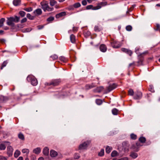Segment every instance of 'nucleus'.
Listing matches in <instances>:
<instances>
[{
	"label": "nucleus",
	"mask_w": 160,
	"mask_h": 160,
	"mask_svg": "<svg viewBox=\"0 0 160 160\" xmlns=\"http://www.w3.org/2000/svg\"><path fill=\"white\" fill-rule=\"evenodd\" d=\"M41 8L44 12H50L52 11L53 9V8L50 7L48 3L46 1H44L40 2Z\"/></svg>",
	"instance_id": "nucleus-1"
},
{
	"label": "nucleus",
	"mask_w": 160,
	"mask_h": 160,
	"mask_svg": "<svg viewBox=\"0 0 160 160\" xmlns=\"http://www.w3.org/2000/svg\"><path fill=\"white\" fill-rule=\"evenodd\" d=\"M27 79L28 82H30L33 86H36L38 84V82L37 79L33 75L28 76Z\"/></svg>",
	"instance_id": "nucleus-2"
},
{
	"label": "nucleus",
	"mask_w": 160,
	"mask_h": 160,
	"mask_svg": "<svg viewBox=\"0 0 160 160\" xmlns=\"http://www.w3.org/2000/svg\"><path fill=\"white\" fill-rule=\"evenodd\" d=\"M61 81L60 79H54L51 81L49 82H46L45 85L46 86H55L58 85L60 83Z\"/></svg>",
	"instance_id": "nucleus-3"
},
{
	"label": "nucleus",
	"mask_w": 160,
	"mask_h": 160,
	"mask_svg": "<svg viewBox=\"0 0 160 160\" xmlns=\"http://www.w3.org/2000/svg\"><path fill=\"white\" fill-rule=\"evenodd\" d=\"M148 52H145L143 53H141L139 56V60L137 62L139 65H142V64L143 59V56L148 54Z\"/></svg>",
	"instance_id": "nucleus-4"
},
{
	"label": "nucleus",
	"mask_w": 160,
	"mask_h": 160,
	"mask_svg": "<svg viewBox=\"0 0 160 160\" xmlns=\"http://www.w3.org/2000/svg\"><path fill=\"white\" fill-rule=\"evenodd\" d=\"M122 149H123L125 152H128L129 150V144L127 142H123L122 144Z\"/></svg>",
	"instance_id": "nucleus-5"
},
{
	"label": "nucleus",
	"mask_w": 160,
	"mask_h": 160,
	"mask_svg": "<svg viewBox=\"0 0 160 160\" xmlns=\"http://www.w3.org/2000/svg\"><path fill=\"white\" fill-rule=\"evenodd\" d=\"M90 143V142L87 141L80 144L79 147V149L80 150L84 149L87 148L88 145Z\"/></svg>",
	"instance_id": "nucleus-6"
},
{
	"label": "nucleus",
	"mask_w": 160,
	"mask_h": 160,
	"mask_svg": "<svg viewBox=\"0 0 160 160\" xmlns=\"http://www.w3.org/2000/svg\"><path fill=\"white\" fill-rule=\"evenodd\" d=\"M111 43L114 48H118L121 46V45L120 44L119 42L114 40H111Z\"/></svg>",
	"instance_id": "nucleus-7"
},
{
	"label": "nucleus",
	"mask_w": 160,
	"mask_h": 160,
	"mask_svg": "<svg viewBox=\"0 0 160 160\" xmlns=\"http://www.w3.org/2000/svg\"><path fill=\"white\" fill-rule=\"evenodd\" d=\"M20 18L15 16L14 17H11V27L14 26V24L11 22L14 21L15 22H18L19 21Z\"/></svg>",
	"instance_id": "nucleus-8"
},
{
	"label": "nucleus",
	"mask_w": 160,
	"mask_h": 160,
	"mask_svg": "<svg viewBox=\"0 0 160 160\" xmlns=\"http://www.w3.org/2000/svg\"><path fill=\"white\" fill-rule=\"evenodd\" d=\"M107 4V3L106 2H101L98 4L96 7H94L93 9L97 10L100 9L102 7H103L106 5Z\"/></svg>",
	"instance_id": "nucleus-9"
},
{
	"label": "nucleus",
	"mask_w": 160,
	"mask_h": 160,
	"mask_svg": "<svg viewBox=\"0 0 160 160\" xmlns=\"http://www.w3.org/2000/svg\"><path fill=\"white\" fill-rule=\"evenodd\" d=\"M142 94L141 92L137 91L135 94L133 98L135 99H139L141 98Z\"/></svg>",
	"instance_id": "nucleus-10"
},
{
	"label": "nucleus",
	"mask_w": 160,
	"mask_h": 160,
	"mask_svg": "<svg viewBox=\"0 0 160 160\" xmlns=\"http://www.w3.org/2000/svg\"><path fill=\"white\" fill-rule=\"evenodd\" d=\"M33 13L35 16H38L42 14V11L41 9L38 8L34 10Z\"/></svg>",
	"instance_id": "nucleus-11"
},
{
	"label": "nucleus",
	"mask_w": 160,
	"mask_h": 160,
	"mask_svg": "<svg viewBox=\"0 0 160 160\" xmlns=\"http://www.w3.org/2000/svg\"><path fill=\"white\" fill-rule=\"evenodd\" d=\"M121 50L123 52H124L128 54L130 56H131L132 54V52L131 50L124 48H122Z\"/></svg>",
	"instance_id": "nucleus-12"
},
{
	"label": "nucleus",
	"mask_w": 160,
	"mask_h": 160,
	"mask_svg": "<svg viewBox=\"0 0 160 160\" xmlns=\"http://www.w3.org/2000/svg\"><path fill=\"white\" fill-rule=\"evenodd\" d=\"M117 87V85L115 84H113L111 85H109L107 88L108 92H109L115 88Z\"/></svg>",
	"instance_id": "nucleus-13"
},
{
	"label": "nucleus",
	"mask_w": 160,
	"mask_h": 160,
	"mask_svg": "<svg viewBox=\"0 0 160 160\" xmlns=\"http://www.w3.org/2000/svg\"><path fill=\"white\" fill-rule=\"evenodd\" d=\"M100 51L103 52H105L107 49L106 46L104 44L101 45L99 47Z\"/></svg>",
	"instance_id": "nucleus-14"
},
{
	"label": "nucleus",
	"mask_w": 160,
	"mask_h": 160,
	"mask_svg": "<svg viewBox=\"0 0 160 160\" xmlns=\"http://www.w3.org/2000/svg\"><path fill=\"white\" fill-rule=\"evenodd\" d=\"M129 156L132 158L135 159L138 157V155L137 153L132 152H131Z\"/></svg>",
	"instance_id": "nucleus-15"
},
{
	"label": "nucleus",
	"mask_w": 160,
	"mask_h": 160,
	"mask_svg": "<svg viewBox=\"0 0 160 160\" xmlns=\"http://www.w3.org/2000/svg\"><path fill=\"white\" fill-rule=\"evenodd\" d=\"M66 14V12H63L59 13L57 14L56 15V18H58L62 16H65Z\"/></svg>",
	"instance_id": "nucleus-16"
},
{
	"label": "nucleus",
	"mask_w": 160,
	"mask_h": 160,
	"mask_svg": "<svg viewBox=\"0 0 160 160\" xmlns=\"http://www.w3.org/2000/svg\"><path fill=\"white\" fill-rule=\"evenodd\" d=\"M95 86V84L92 83L91 84H87L85 86V88L87 89H89L94 87Z\"/></svg>",
	"instance_id": "nucleus-17"
},
{
	"label": "nucleus",
	"mask_w": 160,
	"mask_h": 160,
	"mask_svg": "<svg viewBox=\"0 0 160 160\" xmlns=\"http://www.w3.org/2000/svg\"><path fill=\"white\" fill-rule=\"evenodd\" d=\"M59 59L61 62L64 63L66 62L68 60L67 58L63 56H61L59 57Z\"/></svg>",
	"instance_id": "nucleus-18"
},
{
	"label": "nucleus",
	"mask_w": 160,
	"mask_h": 160,
	"mask_svg": "<svg viewBox=\"0 0 160 160\" xmlns=\"http://www.w3.org/2000/svg\"><path fill=\"white\" fill-rule=\"evenodd\" d=\"M41 149L40 148H37L33 150V152L36 154H39L41 152Z\"/></svg>",
	"instance_id": "nucleus-19"
},
{
	"label": "nucleus",
	"mask_w": 160,
	"mask_h": 160,
	"mask_svg": "<svg viewBox=\"0 0 160 160\" xmlns=\"http://www.w3.org/2000/svg\"><path fill=\"white\" fill-rule=\"evenodd\" d=\"M43 153L45 155H48L49 153L48 148L47 147L44 148L43 149Z\"/></svg>",
	"instance_id": "nucleus-20"
},
{
	"label": "nucleus",
	"mask_w": 160,
	"mask_h": 160,
	"mask_svg": "<svg viewBox=\"0 0 160 160\" xmlns=\"http://www.w3.org/2000/svg\"><path fill=\"white\" fill-rule=\"evenodd\" d=\"M131 148L134 151L136 152H138L139 149V148H138V147H137L136 144L132 145Z\"/></svg>",
	"instance_id": "nucleus-21"
},
{
	"label": "nucleus",
	"mask_w": 160,
	"mask_h": 160,
	"mask_svg": "<svg viewBox=\"0 0 160 160\" xmlns=\"http://www.w3.org/2000/svg\"><path fill=\"white\" fill-rule=\"evenodd\" d=\"M21 0H14L13 3L14 6H17L20 4Z\"/></svg>",
	"instance_id": "nucleus-22"
},
{
	"label": "nucleus",
	"mask_w": 160,
	"mask_h": 160,
	"mask_svg": "<svg viewBox=\"0 0 160 160\" xmlns=\"http://www.w3.org/2000/svg\"><path fill=\"white\" fill-rule=\"evenodd\" d=\"M50 155L52 157H56L57 155V153L53 150H51L50 152Z\"/></svg>",
	"instance_id": "nucleus-23"
},
{
	"label": "nucleus",
	"mask_w": 160,
	"mask_h": 160,
	"mask_svg": "<svg viewBox=\"0 0 160 160\" xmlns=\"http://www.w3.org/2000/svg\"><path fill=\"white\" fill-rule=\"evenodd\" d=\"M118 155V152L115 150L113 151L111 153V156L112 157H115Z\"/></svg>",
	"instance_id": "nucleus-24"
},
{
	"label": "nucleus",
	"mask_w": 160,
	"mask_h": 160,
	"mask_svg": "<svg viewBox=\"0 0 160 160\" xmlns=\"http://www.w3.org/2000/svg\"><path fill=\"white\" fill-rule=\"evenodd\" d=\"M70 39L71 42L72 43H74L75 42V36L73 35L72 34L70 36Z\"/></svg>",
	"instance_id": "nucleus-25"
},
{
	"label": "nucleus",
	"mask_w": 160,
	"mask_h": 160,
	"mask_svg": "<svg viewBox=\"0 0 160 160\" xmlns=\"http://www.w3.org/2000/svg\"><path fill=\"white\" fill-rule=\"evenodd\" d=\"M18 138L22 140H24L25 138L23 134L21 132H20L18 134Z\"/></svg>",
	"instance_id": "nucleus-26"
},
{
	"label": "nucleus",
	"mask_w": 160,
	"mask_h": 160,
	"mask_svg": "<svg viewBox=\"0 0 160 160\" xmlns=\"http://www.w3.org/2000/svg\"><path fill=\"white\" fill-rule=\"evenodd\" d=\"M112 149V147L107 146L106 148V153H109Z\"/></svg>",
	"instance_id": "nucleus-27"
},
{
	"label": "nucleus",
	"mask_w": 160,
	"mask_h": 160,
	"mask_svg": "<svg viewBox=\"0 0 160 160\" xmlns=\"http://www.w3.org/2000/svg\"><path fill=\"white\" fill-rule=\"evenodd\" d=\"M139 141L143 143L146 141V138L143 137H141L139 138Z\"/></svg>",
	"instance_id": "nucleus-28"
},
{
	"label": "nucleus",
	"mask_w": 160,
	"mask_h": 160,
	"mask_svg": "<svg viewBox=\"0 0 160 160\" xmlns=\"http://www.w3.org/2000/svg\"><path fill=\"white\" fill-rule=\"evenodd\" d=\"M118 110L115 108L113 109L112 110V113L114 115H117L118 113Z\"/></svg>",
	"instance_id": "nucleus-29"
},
{
	"label": "nucleus",
	"mask_w": 160,
	"mask_h": 160,
	"mask_svg": "<svg viewBox=\"0 0 160 160\" xmlns=\"http://www.w3.org/2000/svg\"><path fill=\"white\" fill-rule=\"evenodd\" d=\"M102 30V28L99 26H96L94 27V30L96 32H99Z\"/></svg>",
	"instance_id": "nucleus-30"
},
{
	"label": "nucleus",
	"mask_w": 160,
	"mask_h": 160,
	"mask_svg": "<svg viewBox=\"0 0 160 160\" xmlns=\"http://www.w3.org/2000/svg\"><path fill=\"white\" fill-rule=\"evenodd\" d=\"M57 3V2L55 0H50V4L52 6H54Z\"/></svg>",
	"instance_id": "nucleus-31"
},
{
	"label": "nucleus",
	"mask_w": 160,
	"mask_h": 160,
	"mask_svg": "<svg viewBox=\"0 0 160 160\" xmlns=\"http://www.w3.org/2000/svg\"><path fill=\"white\" fill-rule=\"evenodd\" d=\"M20 152L18 150H17L14 153V156L15 158H17L20 154Z\"/></svg>",
	"instance_id": "nucleus-32"
},
{
	"label": "nucleus",
	"mask_w": 160,
	"mask_h": 160,
	"mask_svg": "<svg viewBox=\"0 0 160 160\" xmlns=\"http://www.w3.org/2000/svg\"><path fill=\"white\" fill-rule=\"evenodd\" d=\"M103 89V87L101 86L99 87H97L96 89V91L100 92H101Z\"/></svg>",
	"instance_id": "nucleus-33"
},
{
	"label": "nucleus",
	"mask_w": 160,
	"mask_h": 160,
	"mask_svg": "<svg viewBox=\"0 0 160 160\" xmlns=\"http://www.w3.org/2000/svg\"><path fill=\"white\" fill-rule=\"evenodd\" d=\"M22 152L23 153H26L27 154H28L29 152V150L28 149H24L22 150Z\"/></svg>",
	"instance_id": "nucleus-34"
},
{
	"label": "nucleus",
	"mask_w": 160,
	"mask_h": 160,
	"mask_svg": "<svg viewBox=\"0 0 160 160\" xmlns=\"http://www.w3.org/2000/svg\"><path fill=\"white\" fill-rule=\"evenodd\" d=\"M130 138L132 139L135 140L137 138V136L133 133H132L130 135Z\"/></svg>",
	"instance_id": "nucleus-35"
},
{
	"label": "nucleus",
	"mask_w": 160,
	"mask_h": 160,
	"mask_svg": "<svg viewBox=\"0 0 160 160\" xmlns=\"http://www.w3.org/2000/svg\"><path fill=\"white\" fill-rule=\"evenodd\" d=\"M6 148L5 144L4 143H2L0 144V150H3Z\"/></svg>",
	"instance_id": "nucleus-36"
},
{
	"label": "nucleus",
	"mask_w": 160,
	"mask_h": 160,
	"mask_svg": "<svg viewBox=\"0 0 160 160\" xmlns=\"http://www.w3.org/2000/svg\"><path fill=\"white\" fill-rule=\"evenodd\" d=\"M73 5L74 7L75 8H77L80 7L81 6V4L79 2L75 3Z\"/></svg>",
	"instance_id": "nucleus-37"
},
{
	"label": "nucleus",
	"mask_w": 160,
	"mask_h": 160,
	"mask_svg": "<svg viewBox=\"0 0 160 160\" xmlns=\"http://www.w3.org/2000/svg\"><path fill=\"white\" fill-rule=\"evenodd\" d=\"M27 17L30 20H33L34 19V17L32 16L30 14L28 13L27 15Z\"/></svg>",
	"instance_id": "nucleus-38"
},
{
	"label": "nucleus",
	"mask_w": 160,
	"mask_h": 160,
	"mask_svg": "<svg viewBox=\"0 0 160 160\" xmlns=\"http://www.w3.org/2000/svg\"><path fill=\"white\" fill-rule=\"evenodd\" d=\"M148 89L149 91H151L152 92H154L153 87L152 85H149Z\"/></svg>",
	"instance_id": "nucleus-39"
},
{
	"label": "nucleus",
	"mask_w": 160,
	"mask_h": 160,
	"mask_svg": "<svg viewBox=\"0 0 160 160\" xmlns=\"http://www.w3.org/2000/svg\"><path fill=\"white\" fill-rule=\"evenodd\" d=\"M84 34L85 37H88L90 35L91 33L89 31H85Z\"/></svg>",
	"instance_id": "nucleus-40"
},
{
	"label": "nucleus",
	"mask_w": 160,
	"mask_h": 160,
	"mask_svg": "<svg viewBox=\"0 0 160 160\" xmlns=\"http://www.w3.org/2000/svg\"><path fill=\"white\" fill-rule=\"evenodd\" d=\"M19 14L21 16V17H23L25 16L26 13L24 11H21L19 12Z\"/></svg>",
	"instance_id": "nucleus-41"
},
{
	"label": "nucleus",
	"mask_w": 160,
	"mask_h": 160,
	"mask_svg": "<svg viewBox=\"0 0 160 160\" xmlns=\"http://www.w3.org/2000/svg\"><path fill=\"white\" fill-rule=\"evenodd\" d=\"M96 102L98 105H101L102 103V101L100 99H97L96 100Z\"/></svg>",
	"instance_id": "nucleus-42"
},
{
	"label": "nucleus",
	"mask_w": 160,
	"mask_h": 160,
	"mask_svg": "<svg viewBox=\"0 0 160 160\" xmlns=\"http://www.w3.org/2000/svg\"><path fill=\"white\" fill-rule=\"evenodd\" d=\"M128 95L130 96H133L134 94V92L132 89H130L128 91Z\"/></svg>",
	"instance_id": "nucleus-43"
},
{
	"label": "nucleus",
	"mask_w": 160,
	"mask_h": 160,
	"mask_svg": "<svg viewBox=\"0 0 160 160\" xmlns=\"http://www.w3.org/2000/svg\"><path fill=\"white\" fill-rule=\"evenodd\" d=\"M94 7H93L92 5H89L87 6L86 7V9L87 10L90 9H92L93 10H95V9H93L94 8Z\"/></svg>",
	"instance_id": "nucleus-44"
},
{
	"label": "nucleus",
	"mask_w": 160,
	"mask_h": 160,
	"mask_svg": "<svg viewBox=\"0 0 160 160\" xmlns=\"http://www.w3.org/2000/svg\"><path fill=\"white\" fill-rule=\"evenodd\" d=\"M50 57L52 58L53 60H55L58 59V56L57 55L54 54L50 56Z\"/></svg>",
	"instance_id": "nucleus-45"
},
{
	"label": "nucleus",
	"mask_w": 160,
	"mask_h": 160,
	"mask_svg": "<svg viewBox=\"0 0 160 160\" xmlns=\"http://www.w3.org/2000/svg\"><path fill=\"white\" fill-rule=\"evenodd\" d=\"M104 149H101L100 152L98 153V155L100 156H102L104 155Z\"/></svg>",
	"instance_id": "nucleus-46"
},
{
	"label": "nucleus",
	"mask_w": 160,
	"mask_h": 160,
	"mask_svg": "<svg viewBox=\"0 0 160 160\" xmlns=\"http://www.w3.org/2000/svg\"><path fill=\"white\" fill-rule=\"evenodd\" d=\"M126 28L127 31H130L132 30V28L131 26L128 25L126 26Z\"/></svg>",
	"instance_id": "nucleus-47"
},
{
	"label": "nucleus",
	"mask_w": 160,
	"mask_h": 160,
	"mask_svg": "<svg viewBox=\"0 0 160 160\" xmlns=\"http://www.w3.org/2000/svg\"><path fill=\"white\" fill-rule=\"evenodd\" d=\"M7 63V62L6 61L4 62L1 67V69H2L4 67L6 66Z\"/></svg>",
	"instance_id": "nucleus-48"
},
{
	"label": "nucleus",
	"mask_w": 160,
	"mask_h": 160,
	"mask_svg": "<svg viewBox=\"0 0 160 160\" xmlns=\"http://www.w3.org/2000/svg\"><path fill=\"white\" fill-rule=\"evenodd\" d=\"M24 10L27 12H30L32 10V8L31 7H29L28 8H25Z\"/></svg>",
	"instance_id": "nucleus-49"
},
{
	"label": "nucleus",
	"mask_w": 160,
	"mask_h": 160,
	"mask_svg": "<svg viewBox=\"0 0 160 160\" xmlns=\"http://www.w3.org/2000/svg\"><path fill=\"white\" fill-rule=\"evenodd\" d=\"M54 19V18L53 17H50L47 19V21L48 22H51L53 21Z\"/></svg>",
	"instance_id": "nucleus-50"
},
{
	"label": "nucleus",
	"mask_w": 160,
	"mask_h": 160,
	"mask_svg": "<svg viewBox=\"0 0 160 160\" xmlns=\"http://www.w3.org/2000/svg\"><path fill=\"white\" fill-rule=\"evenodd\" d=\"M5 19L4 18H2L0 19V24L3 26V22H4Z\"/></svg>",
	"instance_id": "nucleus-51"
},
{
	"label": "nucleus",
	"mask_w": 160,
	"mask_h": 160,
	"mask_svg": "<svg viewBox=\"0 0 160 160\" xmlns=\"http://www.w3.org/2000/svg\"><path fill=\"white\" fill-rule=\"evenodd\" d=\"M80 157L79 154L77 153L75 154L74 155V158L76 159H78Z\"/></svg>",
	"instance_id": "nucleus-52"
},
{
	"label": "nucleus",
	"mask_w": 160,
	"mask_h": 160,
	"mask_svg": "<svg viewBox=\"0 0 160 160\" xmlns=\"http://www.w3.org/2000/svg\"><path fill=\"white\" fill-rule=\"evenodd\" d=\"M27 21V19L26 18H23L21 21V23H23L26 22Z\"/></svg>",
	"instance_id": "nucleus-53"
},
{
	"label": "nucleus",
	"mask_w": 160,
	"mask_h": 160,
	"mask_svg": "<svg viewBox=\"0 0 160 160\" xmlns=\"http://www.w3.org/2000/svg\"><path fill=\"white\" fill-rule=\"evenodd\" d=\"M31 160H36V157L33 155H32L31 157Z\"/></svg>",
	"instance_id": "nucleus-54"
},
{
	"label": "nucleus",
	"mask_w": 160,
	"mask_h": 160,
	"mask_svg": "<svg viewBox=\"0 0 160 160\" xmlns=\"http://www.w3.org/2000/svg\"><path fill=\"white\" fill-rule=\"evenodd\" d=\"M135 144L136 145L137 147H138L139 148L140 146H142V145L139 142H137Z\"/></svg>",
	"instance_id": "nucleus-55"
},
{
	"label": "nucleus",
	"mask_w": 160,
	"mask_h": 160,
	"mask_svg": "<svg viewBox=\"0 0 160 160\" xmlns=\"http://www.w3.org/2000/svg\"><path fill=\"white\" fill-rule=\"evenodd\" d=\"M0 160H7V159L2 156H0Z\"/></svg>",
	"instance_id": "nucleus-56"
},
{
	"label": "nucleus",
	"mask_w": 160,
	"mask_h": 160,
	"mask_svg": "<svg viewBox=\"0 0 160 160\" xmlns=\"http://www.w3.org/2000/svg\"><path fill=\"white\" fill-rule=\"evenodd\" d=\"M82 5L84 6H85L87 5V2L85 0H83L82 2Z\"/></svg>",
	"instance_id": "nucleus-57"
},
{
	"label": "nucleus",
	"mask_w": 160,
	"mask_h": 160,
	"mask_svg": "<svg viewBox=\"0 0 160 160\" xmlns=\"http://www.w3.org/2000/svg\"><path fill=\"white\" fill-rule=\"evenodd\" d=\"M78 30V28L77 27H74L73 28V31L74 32H77Z\"/></svg>",
	"instance_id": "nucleus-58"
},
{
	"label": "nucleus",
	"mask_w": 160,
	"mask_h": 160,
	"mask_svg": "<svg viewBox=\"0 0 160 160\" xmlns=\"http://www.w3.org/2000/svg\"><path fill=\"white\" fill-rule=\"evenodd\" d=\"M8 20L7 21V24L9 25H10V18H8Z\"/></svg>",
	"instance_id": "nucleus-59"
},
{
	"label": "nucleus",
	"mask_w": 160,
	"mask_h": 160,
	"mask_svg": "<svg viewBox=\"0 0 160 160\" xmlns=\"http://www.w3.org/2000/svg\"><path fill=\"white\" fill-rule=\"evenodd\" d=\"M119 160H128V157H124L119 159Z\"/></svg>",
	"instance_id": "nucleus-60"
},
{
	"label": "nucleus",
	"mask_w": 160,
	"mask_h": 160,
	"mask_svg": "<svg viewBox=\"0 0 160 160\" xmlns=\"http://www.w3.org/2000/svg\"><path fill=\"white\" fill-rule=\"evenodd\" d=\"M74 8L73 7V6H69V7H68V9L70 10H73Z\"/></svg>",
	"instance_id": "nucleus-61"
},
{
	"label": "nucleus",
	"mask_w": 160,
	"mask_h": 160,
	"mask_svg": "<svg viewBox=\"0 0 160 160\" xmlns=\"http://www.w3.org/2000/svg\"><path fill=\"white\" fill-rule=\"evenodd\" d=\"M133 9V8L132 7H131L128 10V11H129V12H131L132 11Z\"/></svg>",
	"instance_id": "nucleus-62"
},
{
	"label": "nucleus",
	"mask_w": 160,
	"mask_h": 160,
	"mask_svg": "<svg viewBox=\"0 0 160 160\" xmlns=\"http://www.w3.org/2000/svg\"><path fill=\"white\" fill-rule=\"evenodd\" d=\"M18 160H23L22 157H20L18 159Z\"/></svg>",
	"instance_id": "nucleus-63"
},
{
	"label": "nucleus",
	"mask_w": 160,
	"mask_h": 160,
	"mask_svg": "<svg viewBox=\"0 0 160 160\" xmlns=\"http://www.w3.org/2000/svg\"><path fill=\"white\" fill-rule=\"evenodd\" d=\"M38 160H44V158L42 157H40L38 158Z\"/></svg>",
	"instance_id": "nucleus-64"
}]
</instances>
